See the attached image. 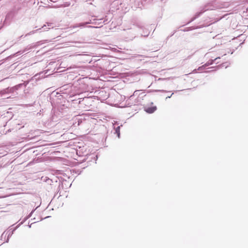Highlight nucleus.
Segmentation results:
<instances>
[{"instance_id": "1", "label": "nucleus", "mask_w": 248, "mask_h": 248, "mask_svg": "<svg viewBox=\"0 0 248 248\" xmlns=\"http://www.w3.org/2000/svg\"><path fill=\"white\" fill-rule=\"evenodd\" d=\"M156 107L155 106H154V107H148V108H146L145 109V111L148 113H152L154 111H155V110H156Z\"/></svg>"}, {"instance_id": "2", "label": "nucleus", "mask_w": 248, "mask_h": 248, "mask_svg": "<svg viewBox=\"0 0 248 248\" xmlns=\"http://www.w3.org/2000/svg\"><path fill=\"white\" fill-rule=\"evenodd\" d=\"M84 25V23H80L78 25V27H81L83 26Z\"/></svg>"}, {"instance_id": "3", "label": "nucleus", "mask_w": 248, "mask_h": 248, "mask_svg": "<svg viewBox=\"0 0 248 248\" xmlns=\"http://www.w3.org/2000/svg\"><path fill=\"white\" fill-rule=\"evenodd\" d=\"M170 96H168V97H167L166 98H170Z\"/></svg>"}]
</instances>
